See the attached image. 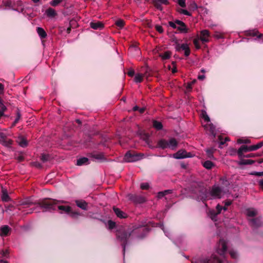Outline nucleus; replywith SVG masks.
<instances>
[{
	"label": "nucleus",
	"mask_w": 263,
	"mask_h": 263,
	"mask_svg": "<svg viewBox=\"0 0 263 263\" xmlns=\"http://www.w3.org/2000/svg\"><path fill=\"white\" fill-rule=\"evenodd\" d=\"M59 202L57 201L56 199L52 198H44L37 202H33L31 198L29 197L21 201L20 205L21 206H26L29 207L32 205H37L42 209L43 212H46L55 209V205L58 204ZM18 210H22V208L20 207Z\"/></svg>",
	"instance_id": "1"
},
{
	"label": "nucleus",
	"mask_w": 263,
	"mask_h": 263,
	"mask_svg": "<svg viewBox=\"0 0 263 263\" xmlns=\"http://www.w3.org/2000/svg\"><path fill=\"white\" fill-rule=\"evenodd\" d=\"M130 237H133L132 228L130 227H120L116 231V237L121 243L124 255H125L126 246Z\"/></svg>",
	"instance_id": "2"
},
{
	"label": "nucleus",
	"mask_w": 263,
	"mask_h": 263,
	"mask_svg": "<svg viewBox=\"0 0 263 263\" xmlns=\"http://www.w3.org/2000/svg\"><path fill=\"white\" fill-rule=\"evenodd\" d=\"M192 187L193 193L195 194L199 199L204 202L210 199L208 190L203 185L196 184Z\"/></svg>",
	"instance_id": "3"
},
{
	"label": "nucleus",
	"mask_w": 263,
	"mask_h": 263,
	"mask_svg": "<svg viewBox=\"0 0 263 263\" xmlns=\"http://www.w3.org/2000/svg\"><path fill=\"white\" fill-rule=\"evenodd\" d=\"M177 146L178 142L174 138H171L169 141L164 139H160L157 143V146L162 149L170 148L172 150H175Z\"/></svg>",
	"instance_id": "4"
},
{
	"label": "nucleus",
	"mask_w": 263,
	"mask_h": 263,
	"mask_svg": "<svg viewBox=\"0 0 263 263\" xmlns=\"http://www.w3.org/2000/svg\"><path fill=\"white\" fill-rule=\"evenodd\" d=\"M132 234L133 237L138 238H143L149 231V229L145 226H140L138 227H132Z\"/></svg>",
	"instance_id": "5"
},
{
	"label": "nucleus",
	"mask_w": 263,
	"mask_h": 263,
	"mask_svg": "<svg viewBox=\"0 0 263 263\" xmlns=\"http://www.w3.org/2000/svg\"><path fill=\"white\" fill-rule=\"evenodd\" d=\"M143 154L134 151H128L125 155L124 160L127 162H133L140 160L142 158Z\"/></svg>",
	"instance_id": "6"
},
{
	"label": "nucleus",
	"mask_w": 263,
	"mask_h": 263,
	"mask_svg": "<svg viewBox=\"0 0 263 263\" xmlns=\"http://www.w3.org/2000/svg\"><path fill=\"white\" fill-rule=\"evenodd\" d=\"M192 263H222V261L215 255H212L210 258L192 260Z\"/></svg>",
	"instance_id": "7"
},
{
	"label": "nucleus",
	"mask_w": 263,
	"mask_h": 263,
	"mask_svg": "<svg viewBox=\"0 0 263 263\" xmlns=\"http://www.w3.org/2000/svg\"><path fill=\"white\" fill-rule=\"evenodd\" d=\"M222 190L221 187L216 185H213L210 192V195L213 198L220 199L221 198V194Z\"/></svg>",
	"instance_id": "8"
},
{
	"label": "nucleus",
	"mask_w": 263,
	"mask_h": 263,
	"mask_svg": "<svg viewBox=\"0 0 263 263\" xmlns=\"http://www.w3.org/2000/svg\"><path fill=\"white\" fill-rule=\"evenodd\" d=\"M12 143L13 141L9 139L5 133L0 132V144L4 146L9 147Z\"/></svg>",
	"instance_id": "9"
},
{
	"label": "nucleus",
	"mask_w": 263,
	"mask_h": 263,
	"mask_svg": "<svg viewBox=\"0 0 263 263\" xmlns=\"http://www.w3.org/2000/svg\"><path fill=\"white\" fill-rule=\"evenodd\" d=\"M227 250V243L223 239H220L217 248V252L221 256L225 254Z\"/></svg>",
	"instance_id": "10"
},
{
	"label": "nucleus",
	"mask_w": 263,
	"mask_h": 263,
	"mask_svg": "<svg viewBox=\"0 0 263 263\" xmlns=\"http://www.w3.org/2000/svg\"><path fill=\"white\" fill-rule=\"evenodd\" d=\"M127 197L129 200L135 203H142L146 201L145 197L143 196L136 194H128Z\"/></svg>",
	"instance_id": "11"
},
{
	"label": "nucleus",
	"mask_w": 263,
	"mask_h": 263,
	"mask_svg": "<svg viewBox=\"0 0 263 263\" xmlns=\"http://www.w3.org/2000/svg\"><path fill=\"white\" fill-rule=\"evenodd\" d=\"M192 154L190 153H187L184 149H180L177 153L173 154V157L175 159H180L185 158H190L192 157Z\"/></svg>",
	"instance_id": "12"
},
{
	"label": "nucleus",
	"mask_w": 263,
	"mask_h": 263,
	"mask_svg": "<svg viewBox=\"0 0 263 263\" xmlns=\"http://www.w3.org/2000/svg\"><path fill=\"white\" fill-rule=\"evenodd\" d=\"M175 23L177 24V25H178L177 29L178 31H179L181 33H187L189 32V28L187 27L186 25L184 23H183L182 21L176 20Z\"/></svg>",
	"instance_id": "13"
},
{
	"label": "nucleus",
	"mask_w": 263,
	"mask_h": 263,
	"mask_svg": "<svg viewBox=\"0 0 263 263\" xmlns=\"http://www.w3.org/2000/svg\"><path fill=\"white\" fill-rule=\"evenodd\" d=\"M153 5L158 10L162 11L163 10V7H162V5H167L169 4V2L167 0H152Z\"/></svg>",
	"instance_id": "14"
},
{
	"label": "nucleus",
	"mask_w": 263,
	"mask_h": 263,
	"mask_svg": "<svg viewBox=\"0 0 263 263\" xmlns=\"http://www.w3.org/2000/svg\"><path fill=\"white\" fill-rule=\"evenodd\" d=\"M245 34L247 36H257V39L263 40V34L259 33L258 31L256 29L250 30L246 31L245 32Z\"/></svg>",
	"instance_id": "15"
},
{
	"label": "nucleus",
	"mask_w": 263,
	"mask_h": 263,
	"mask_svg": "<svg viewBox=\"0 0 263 263\" xmlns=\"http://www.w3.org/2000/svg\"><path fill=\"white\" fill-rule=\"evenodd\" d=\"M210 36V32L208 30H203L200 32V40L202 41L203 43L208 42L209 40V37Z\"/></svg>",
	"instance_id": "16"
},
{
	"label": "nucleus",
	"mask_w": 263,
	"mask_h": 263,
	"mask_svg": "<svg viewBox=\"0 0 263 263\" xmlns=\"http://www.w3.org/2000/svg\"><path fill=\"white\" fill-rule=\"evenodd\" d=\"M58 201V200H56ZM58 201H60L58 204L55 205V209L53 210H55L56 207L57 206L58 209L60 211H62L63 212L69 214L71 211V208L69 206H64V205H60L59 204L61 203L62 201L61 200H58ZM53 210H51L50 211H52Z\"/></svg>",
	"instance_id": "17"
},
{
	"label": "nucleus",
	"mask_w": 263,
	"mask_h": 263,
	"mask_svg": "<svg viewBox=\"0 0 263 263\" xmlns=\"http://www.w3.org/2000/svg\"><path fill=\"white\" fill-rule=\"evenodd\" d=\"M90 157L99 162H103L105 160V158L101 153H93L90 154Z\"/></svg>",
	"instance_id": "18"
},
{
	"label": "nucleus",
	"mask_w": 263,
	"mask_h": 263,
	"mask_svg": "<svg viewBox=\"0 0 263 263\" xmlns=\"http://www.w3.org/2000/svg\"><path fill=\"white\" fill-rule=\"evenodd\" d=\"M248 152H250L249 146L246 145H242L238 149L237 151V155L239 158H243V156L245 155L243 154Z\"/></svg>",
	"instance_id": "19"
},
{
	"label": "nucleus",
	"mask_w": 263,
	"mask_h": 263,
	"mask_svg": "<svg viewBox=\"0 0 263 263\" xmlns=\"http://www.w3.org/2000/svg\"><path fill=\"white\" fill-rule=\"evenodd\" d=\"M250 225L253 228H258L261 226V222L259 218H253L249 219Z\"/></svg>",
	"instance_id": "20"
},
{
	"label": "nucleus",
	"mask_w": 263,
	"mask_h": 263,
	"mask_svg": "<svg viewBox=\"0 0 263 263\" xmlns=\"http://www.w3.org/2000/svg\"><path fill=\"white\" fill-rule=\"evenodd\" d=\"M112 209L114 213L118 218H125L127 217V214L123 211H121L120 209L114 206Z\"/></svg>",
	"instance_id": "21"
},
{
	"label": "nucleus",
	"mask_w": 263,
	"mask_h": 263,
	"mask_svg": "<svg viewBox=\"0 0 263 263\" xmlns=\"http://www.w3.org/2000/svg\"><path fill=\"white\" fill-rule=\"evenodd\" d=\"M11 229L8 226L4 225L1 228L0 236H7L9 235Z\"/></svg>",
	"instance_id": "22"
},
{
	"label": "nucleus",
	"mask_w": 263,
	"mask_h": 263,
	"mask_svg": "<svg viewBox=\"0 0 263 263\" xmlns=\"http://www.w3.org/2000/svg\"><path fill=\"white\" fill-rule=\"evenodd\" d=\"M205 128L208 131L210 135L213 136L214 138L216 136L215 127L212 123L206 124L204 126Z\"/></svg>",
	"instance_id": "23"
},
{
	"label": "nucleus",
	"mask_w": 263,
	"mask_h": 263,
	"mask_svg": "<svg viewBox=\"0 0 263 263\" xmlns=\"http://www.w3.org/2000/svg\"><path fill=\"white\" fill-rule=\"evenodd\" d=\"M90 26L93 29H101L104 27V24L100 22H91Z\"/></svg>",
	"instance_id": "24"
},
{
	"label": "nucleus",
	"mask_w": 263,
	"mask_h": 263,
	"mask_svg": "<svg viewBox=\"0 0 263 263\" xmlns=\"http://www.w3.org/2000/svg\"><path fill=\"white\" fill-rule=\"evenodd\" d=\"M76 205L84 210H86L87 209V203L84 200H76Z\"/></svg>",
	"instance_id": "25"
},
{
	"label": "nucleus",
	"mask_w": 263,
	"mask_h": 263,
	"mask_svg": "<svg viewBox=\"0 0 263 263\" xmlns=\"http://www.w3.org/2000/svg\"><path fill=\"white\" fill-rule=\"evenodd\" d=\"M36 32L41 39H45L47 36L46 31L43 28L37 27Z\"/></svg>",
	"instance_id": "26"
},
{
	"label": "nucleus",
	"mask_w": 263,
	"mask_h": 263,
	"mask_svg": "<svg viewBox=\"0 0 263 263\" xmlns=\"http://www.w3.org/2000/svg\"><path fill=\"white\" fill-rule=\"evenodd\" d=\"M18 144L22 147H25L28 145V142L26 138L23 136H19L17 139Z\"/></svg>",
	"instance_id": "27"
},
{
	"label": "nucleus",
	"mask_w": 263,
	"mask_h": 263,
	"mask_svg": "<svg viewBox=\"0 0 263 263\" xmlns=\"http://www.w3.org/2000/svg\"><path fill=\"white\" fill-rule=\"evenodd\" d=\"M144 76L147 77L148 76H150V74H147V72H146L144 75L140 74V73L137 74L135 77V79H134L135 82L136 83L142 82L143 81V77Z\"/></svg>",
	"instance_id": "28"
},
{
	"label": "nucleus",
	"mask_w": 263,
	"mask_h": 263,
	"mask_svg": "<svg viewBox=\"0 0 263 263\" xmlns=\"http://www.w3.org/2000/svg\"><path fill=\"white\" fill-rule=\"evenodd\" d=\"M180 47L181 48V50L184 51V55L185 57H188L190 54L191 50L187 44H181Z\"/></svg>",
	"instance_id": "29"
},
{
	"label": "nucleus",
	"mask_w": 263,
	"mask_h": 263,
	"mask_svg": "<svg viewBox=\"0 0 263 263\" xmlns=\"http://www.w3.org/2000/svg\"><path fill=\"white\" fill-rule=\"evenodd\" d=\"M180 47L181 48V50L184 51V55L185 57H188L190 54L191 50L187 44H181Z\"/></svg>",
	"instance_id": "30"
},
{
	"label": "nucleus",
	"mask_w": 263,
	"mask_h": 263,
	"mask_svg": "<svg viewBox=\"0 0 263 263\" xmlns=\"http://www.w3.org/2000/svg\"><path fill=\"white\" fill-rule=\"evenodd\" d=\"M89 159L86 157L79 158L77 160V164L79 166L89 164Z\"/></svg>",
	"instance_id": "31"
},
{
	"label": "nucleus",
	"mask_w": 263,
	"mask_h": 263,
	"mask_svg": "<svg viewBox=\"0 0 263 263\" xmlns=\"http://www.w3.org/2000/svg\"><path fill=\"white\" fill-rule=\"evenodd\" d=\"M240 160L239 164L240 165H251L255 162V161L250 159H245L242 158H240Z\"/></svg>",
	"instance_id": "32"
},
{
	"label": "nucleus",
	"mask_w": 263,
	"mask_h": 263,
	"mask_svg": "<svg viewBox=\"0 0 263 263\" xmlns=\"http://www.w3.org/2000/svg\"><path fill=\"white\" fill-rule=\"evenodd\" d=\"M46 14L48 17H53L57 15V13L56 11L51 8H49L46 11Z\"/></svg>",
	"instance_id": "33"
},
{
	"label": "nucleus",
	"mask_w": 263,
	"mask_h": 263,
	"mask_svg": "<svg viewBox=\"0 0 263 263\" xmlns=\"http://www.w3.org/2000/svg\"><path fill=\"white\" fill-rule=\"evenodd\" d=\"M257 214V211L253 209H248L246 210V214L248 217H254Z\"/></svg>",
	"instance_id": "34"
},
{
	"label": "nucleus",
	"mask_w": 263,
	"mask_h": 263,
	"mask_svg": "<svg viewBox=\"0 0 263 263\" xmlns=\"http://www.w3.org/2000/svg\"><path fill=\"white\" fill-rule=\"evenodd\" d=\"M263 146V142H260L258 143H257L256 145H253L249 146L250 151H256L260 147H261Z\"/></svg>",
	"instance_id": "35"
},
{
	"label": "nucleus",
	"mask_w": 263,
	"mask_h": 263,
	"mask_svg": "<svg viewBox=\"0 0 263 263\" xmlns=\"http://www.w3.org/2000/svg\"><path fill=\"white\" fill-rule=\"evenodd\" d=\"M153 126L157 130H161L163 128V125H162V124L161 123V122L156 121V120L153 121Z\"/></svg>",
	"instance_id": "36"
},
{
	"label": "nucleus",
	"mask_w": 263,
	"mask_h": 263,
	"mask_svg": "<svg viewBox=\"0 0 263 263\" xmlns=\"http://www.w3.org/2000/svg\"><path fill=\"white\" fill-rule=\"evenodd\" d=\"M3 4L6 7H9L11 8L13 10H16L14 7V5L12 4V2L11 0H3Z\"/></svg>",
	"instance_id": "37"
},
{
	"label": "nucleus",
	"mask_w": 263,
	"mask_h": 263,
	"mask_svg": "<svg viewBox=\"0 0 263 263\" xmlns=\"http://www.w3.org/2000/svg\"><path fill=\"white\" fill-rule=\"evenodd\" d=\"M172 55V52L170 51H166L163 53L160 54V57L162 60L169 59Z\"/></svg>",
	"instance_id": "38"
},
{
	"label": "nucleus",
	"mask_w": 263,
	"mask_h": 263,
	"mask_svg": "<svg viewBox=\"0 0 263 263\" xmlns=\"http://www.w3.org/2000/svg\"><path fill=\"white\" fill-rule=\"evenodd\" d=\"M51 156L49 154H43L42 155L41 160L43 162H46L50 161Z\"/></svg>",
	"instance_id": "39"
},
{
	"label": "nucleus",
	"mask_w": 263,
	"mask_h": 263,
	"mask_svg": "<svg viewBox=\"0 0 263 263\" xmlns=\"http://www.w3.org/2000/svg\"><path fill=\"white\" fill-rule=\"evenodd\" d=\"M203 166L207 169H211L214 164L212 162L209 160L205 161L203 164Z\"/></svg>",
	"instance_id": "40"
},
{
	"label": "nucleus",
	"mask_w": 263,
	"mask_h": 263,
	"mask_svg": "<svg viewBox=\"0 0 263 263\" xmlns=\"http://www.w3.org/2000/svg\"><path fill=\"white\" fill-rule=\"evenodd\" d=\"M116 25L120 29L122 28L125 24V22L123 20L119 19L116 21Z\"/></svg>",
	"instance_id": "41"
},
{
	"label": "nucleus",
	"mask_w": 263,
	"mask_h": 263,
	"mask_svg": "<svg viewBox=\"0 0 263 263\" xmlns=\"http://www.w3.org/2000/svg\"><path fill=\"white\" fill-rule=\"evenodd\" d=\"M2 199L3 201H8L10 199L9 196L7 193V192H5L4 191H3V194L2 196Z\"/></svg>",
	"instance_id": "42"
},
{
	"label": "nucleus",
	"mask_w": 263,
	"mask_h": 263,
	"mask_svg": "<svg viewBox=\"0 0 263 263\" xmlns=\"http://www.w3.org/2000/svg\"><path fill=\"white\" fill-rule=\"evenodd\" d=\"M214 152V149L212 148L207 149L206 151V154L209 158L212 159L213 158V153Z\"/></svg>",
	"instance_id": "43"
},
{
	"label": "nucleus",
	"mask_w": 263,
	"mask_h": 263,
	"mask_svg": "<svg viewBox=\"0 0 263 263\" xmlns=\"http://www.w3.org/2000/svg\"><path fill=\"white\" fill-rule=\"evenodd\" d=\"M178 11L179 13H182V14H184L185 15H187V16H191V13L190 12H189L188 11H187L186 10H185V9L179 8V9H178Z\"/></svg>",
	"instance_id": "44"
},
{
	"label": "nucleus",
	"mask_w": 263,
	"mask_h": 263,
	"mask_svg": "<svg viewBox=\"0 0 263 263\" xmlns=\"http://www.w3.org/2000/svg\"><path fill=\"white\" fill-rule=\"evenodd\" d=\"M16 118H15L14 121H15V122L18 123V121H20V120L21 119V116H22L21 112H20V110L18 108H17V109H16Z\"/></svg>",
	"instance_id": "45"
},
{
	"label": "nucleus",
	"mask_w": 263,
	"mask_h": 263,
	"mask_svg": "<svg viewBox=\"0 0 263 263\" xmlns=\"http://www.w3.org/2000/svg\"><path fill=\"white\" fill-rule=\"evenodd\" d=\"M199 39H195L193 40V43L195 47V48L197 49H199L200 48V45L199 43Z\"/></svg>",
	"instance_id": "46"
},
{
	"label": "nucleus",
	"mask_w": 263,
	"mask_h": 263,
	"mask_svg": "<svg viewBox=\"0 0 263 263\" xmlns=\"http://www.w3.org/2000/svg\"><path fill=\"white\" fill-rule=\"evenodd\" d=\"M108 226L109 229H113L115 228L116 223L115 222L109 220L108 221Z\"/></svg>",
	"instance_id": "47"
},
{
	"label": "nucleus",
	"mask_w": 263,
	"mask_h": 263,
	"mask_svg": "<svg viewBox=\"0 0 263 263\" xmlns=\"http://www.w3.org/2000/svg\"><path fill=\"white\" fill-rule=\"evenodd\" d=\"M63 0H52L50 2V4L51 6L53 7H55L58 6L60 3H61Z\"/></svg>",
	"instance_id": "48"
},
{
	"label": "nucleus",
	"mask_w": 263,
	"mask_h": 263,
	"mask_svg": "<svg viewBox=\"0 0 263 263\" xmlns=\"http://www.w3.org/2000/svg\"><path fill=\"white\" fill-rule=\"evenodd\" d=\"M202 118L204 119L205 121H206L207 122H209L210 121V119L205 111H204V112H202Z\"/></svg>",
	"instance_id": "49"
},
{
	"label": "nucleus",
	"mask_w": 263,
	"mask_h": 263,
	"mask_svg": "<svg viewBox=\"0 0 263 263\" xmlns=\"http://www.w3.org/2000/svg\"><path fill=\"white\" fill-rule=\"evenodd\" d=\"M229 253H230L231 256L232 257V258H233L234 259L237 258L238 255H237V253L236 252L231 250L230 251Z\"/></svg>",
	"instance_id": "50"
},
{
	"label": "nucleus",
	"mask_w": 263,
	"mask_h": 263,
	"mask_svg": "<svg viewBox=\"0 0 263 263\" xmlns=\"http://www.w3.org/2000/svg\"><path fill=\"white\" fill-rule=\"evenodd\" d=\"M140 187L142 190H147L149 188V184L148 183H142L141 184Z\"/></svg>",
	"instance_id": "51"
},
{
	"label": "nucleus",
	"mask_w": 263,
	"mask_h": 263,
	"mask_svg": "<svg viewBox=\"0 0 263 263\" xmlns=\"http://www.w3.org/2000/svg\"><path fill=\"white\" fill-rule=\"evenodd\" d=\"M250 175L259 177L263 176V172H253L251 173H250Z\"/></svg>",
	"instance_id": "52"
},
{
	"label": "nucleus",
	"mask_w": 263,
	"mask_h": 263,
	"mask_svg": "<svg viewBox=\"0 0 263 263\" xmlns=\"http://www.w3.org/2000/svg\"><path fill=\"white\" fill-rule=\"evenodd\" d=\"M156 30L159 32L160 33H162L163 32V29L162 26L157 25L155 26Z\"/></svg>",
	"instance_id": "53"
},
{
	"label": "nucleus",
	"mask_w": 263,
	"mask_h": 263,
	"mask_svg": "<svg viewBox=\"0 0 263 263\" xmlns=\"http://www.w3.org/2000/svg\"><path fill=\"white\" fill-rule=\"evenodd\" d=\"M237 143H250V140H249V139H246V140H242L241 139H238L237 140Z\"/></svg>",
	"instance_id": "54"
},
{
	"label": "nucleus",
	"mask_w": 263,
	"mask_h": 263,
	"mask_svg": "<svg viewBox=\"0 0 263 263\" xmlns=\"http://www.w3.org/2000/svg\"><path fill=\"white\" fill-rule=\"evenodd\" d=\"M175 49L176 50V51H180L181 50V48L180 47V46H181V44H180L179 43H178V41L177 40H176V44H175Z\"/></svg>",
	"instance_id": "55"
},
{
	"label": "nucleus",
	"mask_w": 263,
	"mask_h": 263,
	"mask_svg": "<svg viewBox=\"0 0 263 263\" xmlns=\"http://www.w3.org/2000/svg\"><path fill=\"white\" fill-rule=\"evenodd\" d=\"M178 3L181 7L184 8L186 6L185 0H178Z\"/></svg>",
	"instance_id": "56"
},
{
	"label": "nucleus",
	"mask_w": 263,
	"mask_h": 263,
	"mask_svg": "<svg viewBox=\"0 0 263 263\" xmlns=\"http://www.w3.org/2000/svg\"><path fill=\"white\" fill-rule=\"evenodd\" d=\"M217 213L215 214V215H217L220 213L221 210H222V206L220 205L219 204L217 205L216 206Z\"/></svg>",
	"instance_id": "57"
},
{
	"label": "nucleus",
	"mask_w": 263,
	"mask_h": 263,
	"mask_svg": "<svg viewBox=\"0 0 263 263\" xmlns=\"http://www.w3.org/2000/svg\"><path fill=\"white\" fill-rule=\"evenodd\" d=\"M35 209V208L30 209L28 211H23L24 214L27 215L29 214H31L33 213V211Z\"/></svg>",
	"instance_id": "58"
},
{
	"label": "nucleus",
	"mask_w": 263,
	"mask_h": 263,
	"mask_svg": "<svg viewBox=\"0 0 263 263\" xmlns=\"http://www.w3.org/2000/svg\"><path fill=\"white\" fill-rule=\"evenodd\" d=\"M168 24L171 27H172V28H173L174 29L177 28V27L176 26L177 24L175 23V21L174 22L170 21L168 22Z\"/></svg>",
	"instance_id": "59"
},
{
	"label": "nucleus",
	"mask_w": 263,
	"mask_h": 263,
	"mask_svg": "<svg viewBox=\"0 0 263 263\" xmlns=\"http://www.w3.org/2000/svg\"><path fill=\"white\" fill-rule=\"evenodd\" d=\"M216 213L217 212L215 211H212L211 212V217L212 220H215V218L217 216L215 215Z\"/></svg>",
	"instance_id": "60"
},
{
	"label": "nucleus",
	"mask_w": 263,
	"mask_h": 263,
	"mask_svg": "<svg viewBox=\"0 0 263 263\" xmlns=\"http://www.w3.org/2000/svg\"><path fill=\"white\" fill-rule=\"evenodd\" d=\"M127 74L128 76L132 77L135 74V71L133 69L129 70L127 72Z\"/></svg>",
	"instance_id": "61"
},
{
	"label": "nucleus",
	"mask_w": 263,
	"mask_h": 263,
	"mask_svg": "<svg viewBox=\"0 0 263 263\" xmlns=\"http://www.w3.org/2000/svg\"><path fill=\"white\" fill-rule=\"evenodd\" d=\"M164 196H165V194L164 193V192L163 191V192H159L158 193L157 197H158V198H161L163 197H164Z\"/></svg>",
	"instance_id": "62"
},
{
	"label": "nucleus",
	"mask_w": 263,
	"mask_h": 263,
	"mask_svg": "<svg viewBox=\"0 0 263 263\" xmlns=\"http://www.w3.org/2000/svg\"><path fill=\"white\" fill-rule=\"evenodd\" d=\"M190 7L194 10L196 9L197 8V5L195 2H193L191 4Z\"/></svg>",
	"instance_id": "63"
},
{
	"label": "nucleus",
	"mask_w": 263,
	"mask_h": 263,
	"mask_svg": "<svg viewBox=\"0 0 263 263\" xmlns=\"http://www.w3.org/2000/svg\"><path fill=\"white\" fill-rule=\"evenodd\" d=\"M258 185L260 189L263 190V179L258 181Z\"/></svg>",
	"instance_id": "64"
}]
</instances>
